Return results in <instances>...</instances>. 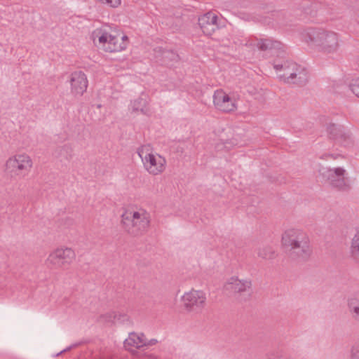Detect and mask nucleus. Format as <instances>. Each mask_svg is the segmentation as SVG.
Masks as SVG:
<instances>
[{"instance_id": "obj_1", "label": "nucleus", "mask_w": 359, "mask_h": 359, "mask_svg": "<svg viewBox=\"0 0 359 359\" xmlns=\"http://www.w3.org/2000/svg\"><path fill=\"white\" fill-rule=\"evenodd\" d=\"M94 43L109 52H117L125 49L128 45V37L118 32L113 33L97 31L93 34Z\"/></svg>"}, {"instance_id": "obj_2", "label": "nucleus", "mask_w": 359, "mask_h": 359, "mask_svg": "<svg viewBox=\"0 0 359 359\" xmlns=\"http://www.w3.org/2000/svg\"><path fill=\"white\" fill-rule=\"evenodd\" d=\"M122 222L128 227L135 226L138 230H144L149 225L150 216L144 209L130 208L125 210Z\"/></svg>"}, {"instance_id": "obj_3", "label": "nucleus", "mask_w": 359, "mask_h": 359, "mask_svg": "<svg viewBox=\"0 0 359 359\" xmlns=\"http://www.w3.org/2000/svg\"><path fill=\"white\" fill-rule=\"evenodd\" d=\"M140 155L144 159L145 166L150 173L157 175L164 170L165 158L153 153L149 145L143 146L140 150Z\"/></svg>"}, {"instance_id": "obj_4", "label": "nucleus", "mask_w": 359, "mask_h": 359, "mask_svg": "<svg viewBox=\"0 0 359 359\" xmlns=\"http://www.w3.org/2000/svg\"><path fill=\"white\" fill-rule=\"evenodd\" d=\"M32 167L30 157L26 154H18L11 158L6 162V170L8 172L22 174L27 172Z\"/></svg>"}, {"instance_id": "obj_5", "label": "nucleus", "mask_w": 359, "mask_h": 359, "mask_svg": "<svg viewBox=\"0 0 359 359\" xmlns=\"http://www.w3.org/2000/svg\"><path fill=\"white\" fill-rule=\"evenodd\" d=\"M182 301L184 306L188 309H201L205 304L206 296L202 291L192 290L184 293Z\"/></svg>"}, {"instance_id": "obj_6", "label": "nucleus", "mask_w": 359, "mask_h": 359, "mask_svg": "<svg viewBox=\"0 0 359 359\" xmlns=\"http://www.w3.org/2000/svg\"><path fill=\"white\" fill-rule=\"evenodd\" d=\"M75 258L74 252L70 248H58L53 252L48 261L55 265L70 264Z\"/></svg>"}, {"instance_id": "obj_7", "label": "nucleus", "mask_w": 359, "mask_h": 359, "mask_svg": "<svg viewBox=\"0 0 359 359\" xmlns=\"http://www.w3.org/2000/svg\"><path fill=\"white\" fill-rule=\"evenodd\" d=\"M214 103L218 109L225 112L233 111L236 108L235 101L222 90L215 93Z\"/></svg>"}, {"instance_id": "obj_8", "label": "nucleus", "mask_w": 359, "mask_h": 359, "mask_svg": "<svg viewBox=\"0 0 359 359\" xmlns=\"http://www.w3.org/2000/svg\"><path fill=\"white\" fill-rule=\"evenodd\" d=\"M217 15L213 12H208L201 16L199 20V25L207 35H211L217 28Z\"/></svg>"}, {"instance_id": "obj_9", "label": "nucleus", "mask_w": 359, "mask_h": 359, "mask_svg": "<svg viewBox=\"0 0 359 359\" xmlns=\"http://www.w3.org/2000/svg\"><path fill=\"white\" fill-rule=\"evenodd\" d=\"M88 85L87 79L82 73L74 74L72 79V86L74 91L77 93H83Z\"/></svg>"}, {"instance_id": "obj_10", "label": "nucleus", "mask_w": 359, "mask_h": 359, "mask_svg": "<svg viewBox=\"0 0 359 359\" xmlns=\"http://www.w3.org/2000/svg\"><path fill=\"white\" fill-rule=\"evenodd\" d=\"M147 344L145 336L140 333H131L125 341L126 346L142 347Z\"/></svg>"}, {"instance_id": "obj_11", "label": "nucleus", "mask_w": 359, "mask_h": 359, "mask_svg": "<svg viewBox=\"0 0 359 359\" xmlns=\"http://www.w3.org/2000/svg\"><path fill=\"white\" fill-rule=\"evenodd\" d=\"M250 285V283L248 282H242L236 278H231V280L226 284L225 287L227 290L241 292L246 290Z\"/></svg>"}, {"instance_id": "obj_12", "label": "nucleus", "mask_w": 359, "mask_h": 359, "mask_svg": "<svg viewBox=\"0 0 359 359\" xmlns=\"http://www.w3.org/2000/svg\"><path fill=\"white\" fill-rule=\"evenodd\" d=\"M352 253L355 256H359V231L356 233L353 240Z\"/></svg>"}, {"instance_id": "obj_13", "label": "nucleus", "mask_w": 359, "mask_h": 359, "mask_svg": "<svg viewBox=\"0 0 359 359\" xmlns=\"http://www.w3.org/2000/svg\"><path fill=\"white\" fill-rule=\"evenodd\" d=\"M294 233H292L291 235L289 233H285L283 237V241L284 243V245H291L292 247H297L299 246L297 244V241L294 239L291 240L290 243V237H293Z\"/></svg>"}, {"instance_id": "obj_14", "label": "nucleus", "mask_w": 359, "mask_h": 359, "mask_svg": "<svg viewBox=\"0 0 359 359\" xmlns=\"http://www.w3.org/2000/svg\"><path fill=\"white\" fill-rule=\"evenodd\" d=\"M326 43H330L332 45H337V37L334 34H326L325 36Z\"/></svg>"}, {"instance_id": "obj_15", "label": "nucleus", "mask_w": 359, "mask_h": 359, "mask_svg": "<svg viewBox=\"0 0 359 359\" xmlns=\"http://www.w3.org/2000/svg\"><path fill=\"white\" fill-rule=\"evenodd\" d=\"M105 2L111 7H117L121 4V0H105Z\"/></svg>"}, {"instance_id": "obj_16", "label": "nucleus", "mask_w": 359, "mask_h": 359, "mask_svg": "<svg viewBox=\"0 0 359 359\" xmlns=\"http://www.w3.org/2000/svg\"><path fill=\"white\" fill-rule=\"evenodd\" d=\"M356 302L355 301H351L350 302V307H353L354 309V311L355 312L357 313V314H359V307L357 306L356 305Z\"/></svg>"}, {"instance_id": "obj_17", "label": "nucleus", "mask_w": 359, "mask_h": 359, "mask_svg": "<svg viewBox=\"0 0 359 359\" xmlns=\"http://www.w3.org/2000/svg\"><path fill=\"white\" fill-rule=\"evenodd\" d=\"M353 92L359 97V83L356 86H354L353 88Z\"/></svg>"}, {"instance_id": "obj_18", "label": "nucleus", "mask_w": 359, "mask_h": 359, "mask_svg": "<svg viewBox=\"0 0 359 359\" xmlns=\"http://www.w3.org/2000/svg\"><path fill=\"white\" fill-rule=\"evenodd\" d=\"M334 172L337 175L341 177L343 175L344 170L341 168H337L335 170Z\"/></svg>"}, {"instance_id": "obj_19", "label": "nucleus", "mask_w": 359, "mask_h": 359, "mask_svg": "<svg viewBox=\"0 0 359 359\" xmlns=\"http://www.w3.org/2000/svg\"><path fill=\"white\" fill-rule=\"evenodd\" d=\"M259 46L261 49H266L267 48V45L265 44V43L264 42H261L260 43H259Z\"/></svg>"}, {"instance_id": "obj_20", "label": "nucleus", "mask_w": 359, "mask_h": 359, "mask_svg": "<svg viewBox=\"0 0 359 359\" xmlns=\"http://www.w3.org/2000/svg\"><path fill=\"white\" fill-rule=\"evenodd\" d=\"M353 359H359L356 356H354Z\"/></svg>"}]
</instances>
